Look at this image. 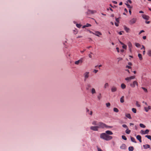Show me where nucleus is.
<instances>
[{
	"label": "nucleus",
	"mask_w": 151,
	"mask_h": 151,
	"mask_svg": "<svg viewBox=\"0 0 151 151\" xmlns=\"http://www.w3.org/2000/svg\"><path fill=\"white\" fill-rule=\"evenodd\" d=\"M113 132L111 131L107 130L105 132V133H103L100 134V138L106 141H109L113 138L112 136L109 135H112Z\"/></svg>",
	"instance_id": "nucleus-1"
},
{
	"label": "nucleus",
	"mask_w": 151,
	"mask_h": 151,
	"mask_svg": "<svg viewBox=\"0 0 151 151\" xmlns=\"http://www.w3.org/2000/svg\"><path fill=\"white\" fill-rule=\"evenodd\" d=\"M98 127L99 128H111L112 127L109 126L101 122H98Z\"/></svg>",
	"instance_id": "nucleus-2"
},
{
	"label": "nucleus",
	"mask_w": 151,
	"mask_h": 151,
	"mask_svg": "<svg viewBox=\"0 0 151 151\" xmlns=\"http://www.w3.org/2000/svg\"><path fill=\"white\" fill-rule=\"evenodd\" d=\"M89 72H86L84 74V81H86V79L89 77Z\"/></svg>",
	"instance_id": "nucleus-3"
},
{
	"label": "nucleus",
	"mask_w": 151,
	"mask_h": 151,
	"mask_svg": "<svg viewBox=\"0 0 151 151\" xmlns=\"http://www.w3.org/2000/svg\"><path fill=\"white\" fill-rule=\"evenodd\" d=\"M90 128L91 130L94 131H98L99 129L98 126H91Z\"/></svg>",
	"instance_id": "nucleus-4"
},
{
	"label": "nucleus",
	"mask_w": 151,
	"mask_h": 151,
	"mask_svg": "<svg viewBox=\"0 0 151 151\" xmlns=\"http://www.w3.org/2000/svg\"><path fill=\"white\" fill-rule=\"evenodd\" d=\"M135 85H136L137 86H138V83L136 81H134L132 83L130 84V86L132 88H134L135 87Z\"/></svg>",
	"instance_id": "nucleus-5"
},
{
	"label": "nucleus",
	"mask_w": 151,
	"mask_h": 151,
	"mask_svg": "<svg viewBox=\"0 0 151 151\" xmlns=\"http://www.w3.org/2000/svg\"><path fill=\"white\" fill-rule=\"evenodd\" d=\"M137 20L136 18H133L129 21V23L130 24H133L136 22Z\"/></svg>",
	"instance_id": "nucleus-6"
},
{
	"label": "nucleus",
	"mask_w": 151,
	"mask_h": 151,
	"mask_svg": "<svg viewBox=\"0 0 151 151\" xmlns=\"http://www.w3.org/2000/svg\"><path fill=\"white\" fill-rule=\"evenodd\" d=\"M96 12V11L95 10H88V11L86 12V13L87 14H93Z\"/></svg>",
	"instance_id": "nucleus-7"
},
{
	"label": "nucleus",
	"mask_w": 151,
	"mask_h": 151,
	"mask_svg": "<svg viewBox=\"0 0 151 151\" xmlns=\"http://www.w3.org/2000/svg\"><path fill=\"white\" fill-rule=\"evenodd\" d=\"M111 90L112 92H114L117 91V88L115 86H112L111 88Z\"/></svg>",
	"instance_id": "nucleus-8"
},
{
	"label": "nucleus",
	"mask_w": 151,
	"mask_h": 151,
	"mask_svg": "<svg viewBox=\"0 0 151 151\" xmlns=\"http://www.w3.org/2000/svg\"><path fill=\"white\" fill-rule=\"evenodd\" d=\"M127 45L129 47V50L130 52H132V43L130 42H129L127 43Z\"/></svg>",
	"instance_id": "nucleus-9"
},
{
	"label": "nucleus",
	"mask_w": 151,
	"mask_h": 151,
	"mask_svg": "<svg viewBox=\"0 0 151 151\" xmlns=\"http://www.w3.org/2000/svg\"><path fill=\"white\" fill-rule=\"evenodd\" d=\"M83 62V60L82 58L81 59H80L78 60L77 61H76L75 62V64L76 65H78L79 63L81 64Z\"/></svg>",
	"instance_id": "nucleus-10"
},
{
	"label": "nucleus",
	"mask_w": 151,
	"mask_h": 151,
	"mask_svg": "<svg viewBox=\"0 0 151 151\" xmlns=\"http://www.w3.org/2000/svg\"><path fill=\"white\" fill-rule=\"evenodd\" d=\"M149 132V130L148 129H146L145 131L142 130L141 131V133L143 134H148Z\"/></svg>",
	"instance_id": "nucleus-11"
},
{
	"label": "nucleus",
	"mask_w": 151,
	"mask_h": 151,
	"mask_svg": "<svg viewBox=\"0 0 151 151\" xmlns=\"http://www.w3.org/2000/svg\"><path fill=\"white\" fill-rule=\"evenodd\" d=\"M142 17L143 18L146 20H148L149 19V17L146 15L145 14H142Z\"/></svg>",
	"instance_id": "nucleus-12"
},
{
	"label": "nucleus",
	"mask_w": 151,
	"mask_h": 151,
	"mask_svg": "<svg viewBox=\"0 0 151 151\" xmlns=\"http://www.w3.org/2000/svg\"><path fill=\"white\" fill-rule=\"evenodd\" d=\"M144 109L146 112H148L149 110L151 109V107L150 106H148L147 107L145 106Z\"/></svg>",
	"instance_id": "nucleus-13"
},
{
	"label": "nucleus",
	"mask_w": 151,
	"mask_h": 151,
	"mask_svg": "<svg viewBox=\"0 0 151 151\" xmlns=\"http://www.w3.org/2000/svg\"><path fill=\"white\" fill-rule=\"evenodd\" d=\"M126 146L125 144H123L120 147V148L122 149H125L126 148Z\"/></svg>",
	"instance_id": "nucleus-14"
},
{
	"label": "nucleus",
	"mask_w": 151,
	"mask_h": 151,
	"mask_svg": "<svg viewBox=\"0 0 151 151\" xmlns=\"http://www.w3.org/2000/svg\"><path fill=\"white\" fill-rule=\"evenodd\" d=\"M95 33L96 34L93 33V34L99 37V35H102V34L99 31H96Z\"/></svg>",
	"instance_id": "nucleus-15"
},
{
	"label": "nucleus",
	"mask_w": 151,
	"mask_h": 151,
	"mask_svg": "<svg viewBox=\"0 0 151 151\" xmlns=\"http://www.w3.org/2000/svg\"><path fill=\"white\" fill-rule=\"evenodd\" d=\"M137 139L140 142H142L141 137L139 135H138L136 136Z\"/></svg>",
	"instance_id": "nucleus-16"
},
{
	"label": "nucleus",
	"mask_w": 151,
	"mask_h": 151,
	"mask_svg": "<svg viewBox=\"0 0 151 151\" xmlns=\"http://www.w3.org/2000/svg\"><path fill=\"white\" fill-rule=\"evenodd\" d=\"M124 28L125 30L127 32H129L130 30V29L129 28L127 27L126 26H124Z\"/></svg>",
	"instance_id": "nucleus-17"
},
{
	"label": "nucleus",
	"mask_w": 151,
	"mask_h": 151,
	"mask_svg": "<svg viewBox=\"0 0 151 151\" xmlns=\"http://www.w3.org/2000/svg\"><path fill=\"white\" fill-rule=\"evenodd\" d=\"M91 24L88 23H87L86 25L83 26L82 27V28H85L86 27H91Z\"/></svg>",
	"instance_id": "nucleus-18"
},
{
	"label": "nucleus",
	"mask_w": 151,
	"mask_h": 151,
	"mask_svg": "<svg viewBox=\"0 0 151 151\" xmlns=\"http://www.w3.org/2000/svg\"><path fill=\"white\" fill-rule=\"evenodd\" d=\"M109 86V84L108 83H105L104 86V89H106L108 88Z\"/></svg>",
	"instance_id": "nucleus-19"
},
{
	"label": "nucleus",
	"mask_w": 151,
	"mask_h": 151,
	"mask_svg": "<svg viewBox=\"0 0 151 151\" xmlns=\"http://www.w3.org/2000/svg\"><path fill=\"white\" fill-rule=\"evenodd\" d=\"M144 148L145 149H147V148H150V145L148 144L144 145H143Z\"/></svg>",
	"instance_id": "nucleus-20"
},
{
	"label": "nucleus",
	"mask_w": 151,
	"mask_h": 151,
	"mask_svg": "<svg viewBox=\"0 0 151 151\" xmlns=\"http://www.w3.org/2000/svg\"><path fill=\"white\" fill-rule=\"evenodd\" d=\"M124 96H122L120 99V101L121 103H123L124 102Z\"/></svg>",
	"instance_id": "nucleus-21"
},
{
	"label": "nucleus",
	"mask_w": 151,
	"mask_h": 151,
	"mask_svg": "<svg viewBox=\"0 0 151 151\" xmlns=\"http://www.w3.org/2000/svg\"><path fill=\"white\" fill-rule=\"evenodd\" d=\"M92 124L93 125L98 126V123H97V121H93L92 122Z\"/></svg>",
	"instance_id": "nucleus-22"
},
{
	"label": "nucleus",
	"mask_w": 151,
	"mask_h": 151,
	"mask_svg": "<svg viewBox=\"0 0 151 151\" xmlns=\"http://www.w3.org/2000/svg\"><path fill=\"white\" fill-rule=\"evenodd\" d=\"M126 116L129 119H132V117L131 116L130 114H125Z\"/></svg>",
	"instance_id": "nucleus-23"
},
{
	"label": "nucleus",
	"mask_w": 151,
	"mask_h": 151,
	"mask_svg": "<svg viewBox=\"0 0 151 151\" xmlns=\"http://www.w3.org/2000/svg\"><path fill=\"white\" fill-rule=\"evenodd\" d=\"M91 93L92 94H94L96 93L95 89L94 88H92L91 90Z\"/></svg>",
	"instance_id": "nucleus-24"
},
{
	"label": "nucleus",
	"mask_w": 151,
	"mask_h": 151,
	"mask_svg": "<svg viewBox=\"0 0 151 151\" xmlns=\"http://www.w3.org/2000/svg\"><path fill=\"white\" fill-rule=\"evenodd\" d=\"M121 88L123 89H125L126 87V85L124 83H122L121 84Z\"/></svg>",
	"instance_id": "nucleus-25"
},
{
	"label": "nucleus",
	"mask_w": 151,
	"mask_h": 151,
	"mask_svg": "<svg viewBox=\"0 0 151 151\" xmlns=\"http://www.w3.org/2000/svg\"><path fill=\"white\" fill-rule=\"evenodd\" d=\"M128 149L129 151H133L134 147L132 146H130L129 147Z\"/></svg>",
	"instance_id": "nucleus-26"
},
{
	"label": "nucleus",
	"mask_w": 151,
	"mask_h": 151,
	"mask_svg": "<svg viewBox=\"0 0 151 151\" xmlns=\"http://www.w3.org/2000/svg\"><path fill=\"white\" fill-rule=\"evenodd\" d=\"M131 139L132 142L135 143L137 142L135 140V139L134 137H131Z\"/></svg>",
	"instance_id": "nucleus-27"
},
{
	"label": "nucleus",
	"mask_w": 151,
	"mask_h": 151,
	"mask_svg": "<svg viewBox=\"0 0 151 151\" xmlns=\"http://www.w3.org/2000/svg\"><path fill=\"white\" fill-rule=\"evenodd\" d=\"M138 56L139 59L140 60H142V58L141 54H138Z\"/></svg>",
	"instance_id": "nucleus-28"
},
{
	"label": "nucleus",
	"mask_w": 151,
	"mask_h": 151,
	"mask_svg": "<svg viewBox=\"0 0 151 151\" xmlns=\"http://www.w3.org/2000/svg\"><path fill=\"white\" fill-rule=\"evenodd\" d=\"M147 54L148 56L150 57H151V50H149L147 52Z\"/></svg>",
	"instance_id": "nucleus-29"
},
{
	"label": "nucleus",
	"mask_w": 151,
	"mask_h": 151,
	"mask_svg": "<svg viewBox=\"0 0 151 151\" xmlns=\"http://www.w3.org/2000/svg\"><path fill=\"white\" fill-rule=\"evenodd\" d=\"M131 132V131L130 130L128 129V128L127 129V130L125 131L126 133L128 134H129Z\"/></svg>",
	"instance_id": "nucleus-30"
},
{
	"label": "nucleus",
	"mask_w": 151,
	"mask_h": 151,
	"mask_svg": "<svg viewBox=\"0 0 151 151\" xmlns=\"http://www.w3.org/2000/svg\"><path fill=\"white\" fill-rule=\"evenodd\" d=\"M91 87V86L90 84H88L86 87V89L88 90Z\"/></svg>",
	"instance_id": "nucleus-31"
},
{
	"label": "nucleus",
	"mask_w": 151,
	"mask_h": 151,
	"mask_svg": "<svg viewBox=\"0 0 151 151\" xmlns=\"http://www.w3.org/2000/svg\"><path fill=\"white\" fill-rule=\"evenodd\" d=\"M135 46L137 47H140V45L139 43H135Z\"/></svg>",
	"instance_id": "nucleus-32"
},
{
	"label": "nucleus",
	"mask_w": 151,
	"mask_h": 151,
	"mask_svg": "<svg viewBox=\"0 0 151 151\" xmlns=\"http://www.w3.org/2000/svg\"><path fill=\"white\" fill-rule=\"evenodd\" d=\"M114 111L116 112H118L119 111V110L117 108H114Z\"/></svg>",
	"instance_id": "nucleus-33"
},
{
	"label": "nucleus",
	"mask_w": 151,
	"mask_h": 151,
	"mask_svg": "<svg viewBox=\"0 0 151 151\" xmlns=\"http://www.w3.org/2000/svg\"><path fill=\"white\" fill-rule=\"evenodd\" d=\"M145 137L150 139L151 141V136L150 135H146Z\"/></svg>",
	"instance_id": "nucleus-34"
},
{
	"label": "nucleus",
	"mask_w": 151,
	"mask_h": 151,
	"mask_svg": "<svg viewBox=\"0 0 151 151\" xmlns=\"http://www.w3.org/2000/svg\"><path fill=\"white\" fill-rule=\"evenodd\" d=\"M132 111L134 113H136L137 112L136 109L134 108H133L132 109Z\"/></svg>",
	"instance_id": "nucleus-35"
},
{
	"label": "nucleus",
	"mask_w": 151,
	"mask_h": 151,
	"mask_svg": "<svg viewBox=\"0 0 151 151\" xmlns=\"http://www.w3.org/2000/svg\"><path fill=\"white\" fill-rule=\"evenodd\" d=\"M139 126H140V127H141L142 128H144L145 127V126L144 124H139Z\"/></svg>",
	"instance_id": "nucleus-36"
},
{
	"label": "nucleus",
	"mask_w": 151,
	"mask_h": 151,
	"mask_svg": "<svg viewBox=\"0 0 151 151\" xmlns=\"http://www.w3.org/2000/svg\"><path fill=\"white\" fill-rule=\"evenodd\" d=\"M141 88L142 89L144 90V91L145 92H147V90L146 88H145L144 87H142Z\"/></svg>",
	"instance_id": "nucleus-37"
},
{
	"label": "nucleus",
	"mask_w": 151,
	"mask_h": 151,
	"mask_svg": "<svg viewBox=\"0 0 151 151\" xmlns=\"http://www.w3.org/2000/svg\"><path fill=\"white\" fill-rule=\"evenodd\" d=\"M122 139L124 140H126L127 139V138L124 135H122Z\"/></svg>",
	"instance_id": "nucleus-38"
},
{
	"label": "nucleus",
	"mask_w": 151,
	"mask_h": 151,
	"mask_svg": "<svg viewBox=\"0 0 151 151\" xmlns=\"http://www.w3.org/2000/svg\"><path fill=\"white\" fill-rule=\"evenodd\" d=\"M136 104L137 106L138 107H140V105L139 104L138 101H136Z\"/></svg>",
	"instance_id": "nucleus-39"
},
{
	"label": "nucleus",
	"mask_w": 151,
	"mask_h": 151,
	"mask_svg": "<svg viewBox=\"0 0 151 151\" xmlns=\"http://www.w3.org/2000/svg\"><path fill=\"white\" fill-rule=\"evenodd\" d=\"M125 80L126 81H130L131 80L130 79L129 77H127L125 78Z\"/></svg>",
	"instance_id": "nucleus-40"
},
{
	"label": "nucleus",
	"mask_w": 151,
	"mask_h": 151,
	"mask_svg": "<svg viewBox=\"0 0 151 151\" xmlns=\"http://www.w3.org/2000/svg\"><path fill=\"white\" fill-rule=\"evenodd\" d=\"M123 46H122V47L124 49H126L127 48V46L124 45V44L123 45H122Z\"/></svg>",
	"instance_id": "nucleus-41"
},
{
	"label": "nucleus",
	"mask_w": 151,
	"mask_h": 151,
	"mask_svg": "<svg viewBox=\"0 0 151 151\" xmlns=\"http://www.w3.org/2000/svg\"><path fill=\"white\" fill-rule=\"evenodd\" d=\"M122 126L126 128L127 129L128 128L127 126L125 124H123Z\"/></svg>",
	"instance_id": "nucleus-42"
},
{
	"label": "nucleus",
	"mask_w": 151,
	"mask_h": 151,
	"mask_svg": "<svg viewBox=\"0 0 151 151\" xmlns=\"http://www.w3.org/2000/svg\"><path fill=\"white\" fill-rule=\"evenodd\" d=\"M125 4L127 5L128 8L130 9L132 8V7H131V6L129 4Z\"/></svg>",
	"instance_id": "nucleus-43"
},
{
	"label": "nucleus",
	"mask_w": 151,
	"mask_h": 151,
	"mask_svg": "<svg viewBox=\"0 0 151 151\" xmlns=\"http://www.w3.org/2000/svg\"><path fill=\"white\" fill-rule=\"evenodd\" d=\"M106 105L107 107H109L110 106V104L109 103H108L106 104Z\"/></svg>",
	"instance_id": "nucleus-44"
},
{
	"label": "nucleus",
	"mask_w": 151,
	"mask_h": 151,
	"mask_svg": "<svg viewBox=\"0 0 151 151\" xmlns=\"http://www.w3.org/2000/svg\"><path fill=\"white\" fill-rule=\"evenodd\" d=\"M76 26L78 28H80L81 26V25L79 24H76Z\"/></svg>",
	"instance_id": "nucleus-45"
},
{
	"label": "nucleus",
	"mask_w": 151,
	"mask_h": 151,
	"mask_svg": "<svg viewBox=\"0 0 151 151\" xmlns=\"http://www.w3.org/2000/svg\"><path fill=\"white\" fill-rule=\"evenodd\" d=\"M129 78H130V79H131H131H134L135 78V77L134 76H132L130 77Z\"/></svg>",
	"instance_id": "nucleus-46"
},
{
	"label": "nucleus",
	"mask_w": 151,
	"mask_h": 151,
	"mask_svg": "<svg viewBox=\"0 0 151 151\" xmlns=\"http://www.w3.org/2000/svg\"><path fill=\"white\" fill-rule=\"evenodd\" d=\"M126 68H128V69H131L132 67L129 66H128V65H126V67H125Z\"/></svg>",
	"instance_id": "nucleus-47"
},
{
	"label": "nucleus",
	"mask_w": 151,
	"mask_h": 151,
	"mask_svg": "<svg viewBox=\"0 0 151 151\" xmlns=\"http://www.w3.org/2000/svg\"><path fill=\"white\" fill-rule=\"evenodd\" d=\"M98 70H94L93 71V72L94 73H96L98 72Z\"/></svg>",
	"instance_id": "nucleus-48"
},
{
	"label": "nucleus",
	"mask_w": 151,
	"mask_h": 151,
	"mask_svg": "<svg viewBox=\"0 0 151 151\" xmlns=\"http://www.w3.org/2000/svg\"><path fill=\"white\" fill-rule=\"evenodd\" d=\"M144 31L143 30H142L139 33V35H140L141 33H142V32H144Z\"/></svg>",
	"instance_id": "nucleus-49"
},
{
	"label": "nucleus",
	"mask_w": 151,
	"mask_h": 151,
	"mask_svg": "<svg viewBox=\"0 0 151 151\" xmlns=\"http://www.w3.org/2000/svg\"><path fill=\"white\" fill-rule=\"evenodd\" d=\"M128 2H129L130 4H131L132 3V1L130 0H127V3H128Z\"/></svg>",
	"instance_id": "nucleus-50"
},
{
	"label": "nucleus",
	"mask_w": 151,
	"mask_h": 151,
	"mask_svg": "<svg viewBox=\"0 0 151 151\" xmlns=\"http://www.w3.org/2000/svg\"><path fill=\"white\" fill-rule=\"evenodd\" d=\"M122 32H124V31H120L119 32V34L120 35H122Z\"/></svg>",
	"instance_id": "nucleus-51"
},
{
	"label": "nucleus",
	"mask_w": 151,
	"mask_h": 151,
	"mask_svg": "<svg viewBox=\"0 0 151 151\" xmlns=\"http://www.w3.org/2000/svg\"><path fill=\"white\" fill-rule=\"evenodd\" d=\"M116 21L118 23H119V18H116Z\"/></svg>",
	"instance_id": "nucleus-52"
},
{
	"label": "nucleus",
	"mask_w": 151,
	"mask_h": 151,
	"mask_svg": "<svg viewBox=\"0 0 151 151\" xmlns=\"http://www.w3.org/2000/svg\"><path fill=\"white\" fill-rule=\"evenodd\" d=\"M115 24L117 27H118L119 26L118 23L115 22Z\"/></svg>",
	"instance_id": "nucleus-53"
},
{
	"label": "nucleus",
	"mask_w": 151,
	"mask_h": 151,
	"mask_svg": "<svg viewBox=\"0 0 151 151\" xmlns=\"http://www.w3.org/2000/svg\"><path fill=\"white\" fill-rule=\"evenodd\" d=\"M112 2L114 4H117V2L115 1H112Z\"/></svg>",
	"instance_id": "nucleus-54"
},
{
	"label": "nucleus",
	"mask_w": 151,
	"mask_h": 151,
	"mask_svg": "<svg viewBox=\"0 0 151 151\" xmlns=\"http://www.w3.org/2000/svg\"><path fill=\"white\" fill-rule=\"evenodd\" d=\"M142 47L141 48V50H142V49H144V50H145V48L144 46L142 45Z\"/></svg>",
	"instance_id": "nucleus-55"
},
{
	"label": "nucleus",
	"mask_w": 151,
	"mask_h": 151,
	"mask_svg": "<svg viewBox=\"0 0 151 151\" xmlns=\"http://www.w3.org/2000/svg\"><path fill=\"white\" fill-rule=\"evenodd\" d=\"M128 65H130V66H131L132 65V64L131 63V62H129L128 63Z\"/></svg>",
	"instance_id": "nucleus-56"
},
{
	"label": "nucleus",
	"mask_w": 151,
	"mask_h": 151,
	"mask_svg": "<svg viewBox=\"0 0 151 151\" xmlns=\"http://www.w3.org/2000/svg\"><path fill=\"white\" fill-rule=\"evenodd\" d=\"M116 49L117 50V51L118 52H119V48L118 47H116Z\"/></svg>",
	"instance_id": "nucleus-57"
},
{
	"label": "nucleus",
	"mask_w": 151,
	"mask_h": 151,
	"mask_svg": "<svg viewBox=\"0 0 151 151\" xmlns=\"http://www.w3.org/2000/svg\"><path fill=\"white\" fill-rule=\"evenodd\" d=\"M86 49H84L83 51H81V52L82 53H83L85 51Z\"/></svg>",
	"instance_id": "nucleus-58"
},
{
	"label": "nucleus",
	"mask_w": 151,
	"mask_h": 151,
	"mask_svg": "<svg viewBox=\"0 0 151 151\" xmlns=\"http://www.w3.org/2000/svg\"><path fill=\"white\" fill-rule=\"evenodd\" d=\"M98 151H102V150L100 148H98Z\"/></svg>",
	"instance_id": "nucleus-59"
},
{
	"label": "nucleus",
	"mask_w": 151,
	"mask_h": 151,
	"mask_svg": "<svg viewBox=\"0 0 151 151\" xmlns=\"http://www.w3.org/2000/svg\"><path fill=\"white\" fill-rule=\"evenodd\" d=\"M124 10L127 13L128 12L126 8L124 9Z\"/></svg>",
	"instance_id": "nucleus-60"
},
{
	"label": "nucleus",
	"mask_w": 151,
	"mask_h": 151,
	"mask_svg": "<svg viewBox=\"0 0 151 151\" xmlns=\"http://www.w3.org/2000/svg\"><path fill=\"white\" fill-rule=\"evenodd\" d=\"M143 39L144 40H145L146 39V36H144L143 37Z\"/></svg>",
	"instance_id": "nucleus-61"
},
{
	"label": "nucleus",
	"mask_w": 151,
	"mask_h": 151,
	"mask_svg": "<svg viewBox=\"0 0 151 151\" xmlns=\"http://www.w3.org/2000/svg\"><path fill=\"white\" fill-rule=\"evenodd\" d=\"M129 12L130 14V15L131 14V11L130 9H129Z\"/></svg>",
	"instance_id": "nucleus-62"
},
{
	"label": "nucleus",
	"mask_w": 151,
	"mask_h": 151,
	"mask_svg": "<svg viewBox=\"0 0 151 151\" xmlns=\"http://www.w3.org/2000/svg\"><path fill=\"white\" fill-rule=\"evenodd\" d=\"M129 125H130V126L134 125V124L133 123H130L129 124Z\"/></svg>",
	"instance_id": "nucleus-63"
},
{
	"label": "nucleus",
	"mask_w": 151,
	"mask_h": 151,
	"mask_svg": "<svg viewBox=\"0 0 151 151\" xmlns=\"http://www.w3.org/2000/svg\"><path fill=\"white\" fill-rule=\"evenodd\" d=\"M145 22L147 24H149L150 23V21H146Z\"/></svg>",
	"instance_id": "nucleus-64"
}]
</instances>
